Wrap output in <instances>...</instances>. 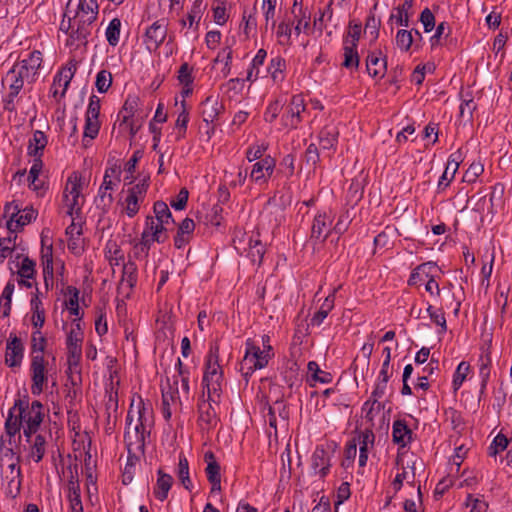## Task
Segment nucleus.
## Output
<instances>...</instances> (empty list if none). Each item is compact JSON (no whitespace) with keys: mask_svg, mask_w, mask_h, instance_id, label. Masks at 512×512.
<instances>
[{"mask_svg":"<svg viewBox=\"0 0 512 512\" xmlns=\"http://www.w3.org/2000/svg\"><path fill=\"white\" fill-rule=\"evenodd\" d=\"M282 108L281 103L278 100L270 103L264 113V119L266 122L272 123L279 115Z\"/></svg>","mask_w":512,"mask_h":512,"instance_id":"obj_60","label":"nucleus"},{"mask_svg":"<svg viewBox=\"0 0 512 512\" xmlns=\"http://www.w3.org/2000/svg\"><path fill=\"white\" fill-rule=\"evenodd\" d=\"M363 410L366 416H386L392 413V404L386 399L370 398L365 402Z\"/></svg>","mask_w":512,"mask_h":512,"instance_id":"obj_15","label":"nucleus"},{"mask_svg":"<svg viewBox=\"0 0 512 512\" xmlns=\"http://www.w3.org/2000/svg\"><path fill=\"white\" fill-rule=\"evenodd\" d=\"M178 478L181 481L184 488L190 490L192 487V482L189 477V464L186 457L180 453L179 455V464H178Z\"/></svg>","mask_w":512,"mask_h":512,"instance_id":"obj_33","label":"nucleus"},{"mask_svg":"<svg viewBox=\"0 0 512 512\" xmlns=\"http://www.w3.org/2000/svg\"><path fill=\"white\" fill-rule=\"evenodd\" d=\"M264 253V245L260 241L256 240L254 241L253 244L252 241H250L249 256L251 257L254 263L258 262L260 264L264 256Z\"/></svg>","mask_w":512,"mask_h":512,"instance_id":"obj_56","label":"nucleus"},{"mask_svg":"<svg viewBox=\"0 0 512 512\" xmlns=\"http://www.w3.org/2000/svg\"><path fill=\"white\" fill-rule=\"evenodd\" d=\"M18 275L21 278L32 279L35 274V262L28 257H23L21 263H16Z\"/></svg>","mask_w":512,"mask_h":512,"instance_id":"obj_41","label":"nucleus"},{"mask_svg":"<svg viewBox=\"0 0 512 512\" xmlns=\"http://www.w3.org/2000/svg\"><path fill=\"white\" fill-rule=\"evenodd\" d=\"M332 217L327 213H320L315 216L311 229V237L324 241L331 232Z\"/></svg>","mask_w":512,"mask_h":512,"instance_id":"obj_11","label":"nucleus"},{"mask_svg":"<svg viewBox=\"0 0 512 512\" xmlns=\"http://www.w3.org/2000/svg\"><path fill=\"white\" fill-rule=\"evenodd\" d=\"M420 21L422 22L425 32H430L433 30L435 26V17L430 9L425 8L420 16Z\"/></svg>","mask_w":512,"mask_h":512,"instance_id":"obj_64","label":"nucleus"},{"mask_svg":"<svg viewBox=\"0 0 512 512\" xmlns=\"http://www.w3.org/2000/svg\"><path fill=\"white\" fill-rule=\"evenodd\" d=\"M299 19H297L296 26L294 28L295 34L298 36L302 30L306 31L310 27V16L306 15L302 7L299 8Z\"/></svg>","mask_w":512,"mask_h":512,"instance_id":"obj_62","label":"nucleus"},{"mask_svg":"<svg viewBox=\"0 0 512 512\" xmlns=\"http://www.w3.org/2000/svg\"><path fill=\"white\" fill-rule=\"evenodd\" d=\"M272 356L271 346H269L267 350H261L251 339H247L245 355L240 363L239 369L246 381H248V378L254 371L266 367Z\"/></svg>","mask_w":512,"mask_h":512,"instance_id":"obj_2","label":"nucleus"},{"mask_svg":"<svg viewBox=\"0 0 512 512\" xmlns=\"http://www.w3.org/2000/svg\"><path fill=\"white\" fill-rule=\"evenodd\" d=\"M47 145L46 135L39 130H36L33 137L29 141L28 153L33 157H41L42 151Z\"/></svg>","mask_w":512,"mask_h":512,"instance_id":"obj_25","label":"nucleus"},{"mask_svg":"<svg viewBox=\"0 0 512 512\" xmlns=\"http://www.w3.org/2000/svg\"><path fill=\"white\" fill-rule=\"evenodd\" d=\"M192 69L189 67L187 63H183L180 66L179 74H178V80L181 84L184 86H190L193 82V77L191 75Z\"/></svg>","mask_w":512,"mask_h":512,"instance_id":"obj_63","label":"nucleus"},{"mask_svg":"<svg viewBox=\"0 0 512 512\" xmlns=\"http://www.w3.org/2000/svg\"><path fill=\"white\" fill-rule=\"evenodd\" d=\"M381 52L376 55L374 52L367 57V71L372 77H383L386 72V59L380 58Z\"/></svg>","mask_w":512,"mask_h":512,"instance_id":"obj_23","label":"nucleus"},{"mask_svg":"<svg viewBox=\"0 0 512 512\" xmlns=\"http://www.w3.org/2000/svg\"><path fill=\"white\" fill-rule=\"evenodd\" d=\"M139 459H140V457L130 458V454L128 453L127 463H126V466H125L124 472H123V483L124 484H128L132 481L135 465L139 461Z\"/></svg>","mask_w":512,"mask_h":512,"instance_id":"obj_57","label":"nucleus"},{"mask_svg":"<svg viewBox=\"0 0 512 512\" xmlns=\"http://www.w3.org/2000/svg\"><path fill=\"white\" fill-rule=\"evenodd\" d=\"M153 210L155 213L156 221L162 222L165 224H168L170 220L173 221L172 214L165 202L156 201L154 203Z\"/></svg>","mask_w":512,"mask_h":512,"instance_id":"obj_40","label":"nucleus"},{"mask_svg":"<svg viewBox=\"0 0 512 512\" xmlns=\"http://www.w3.org/2000/svg\"><path fill=\"white\" fill-rule=\"evenodd\" d=\"M179 391L163 392L162 394V410L164 416H172V414L182 413V402L178 396Z\"/></svg>","mask_w":512,"mask_h":512,"instance_id":"obj_17","label":"nucleus"},{"mask_svg":"<svg viewBox=\"0 0 512 512\" xmlns=\"http://www.w3.org/2000/svg\"><path fill=\"white\" fill-rule=\"evenodd\" d=\"M81 190V177L74 172L68 177L63 192V202L67 208V214L71 217L78 216L81 212Z\"/></svg>","mask_w":512,"mask_h":512,"instance_id":"obj_5","label":"nucleus"},{"mask_svg":"<svg viewBox=\"0 0 512 512\" xmlns=\"http://www.w3.org/2000/svg\"><path fill=\"white\" fill-rule=\"evenodd\" d=\"M164 224L162 222H156L152 217H147L146 219V228L149 230L152 240L157 241L159 243L164 242L165 236H162V232L165 230Z\"/></svg>","mask_w":512,"mask_h":512,"instance_id":"obj_37","label":"nucleus"},{"mask_svg":"<svg viewBox=\"0 0 512 512\" xmlns=\"http://www.w3.org/2000/svg\"><path fill=\"white\" fill-rule=\"evenodd\" d=\"M42 63V54L40 51H33L30 53L27 59L21 61L16 66L26 76V80L33 81L37 70L40 68Z\"/></svg>","mask_w":512,"mask_h":512,"instance_id":"obj_14","label":"nucleus"},{"mask_svg":"<svg viewBox=\"0 0 512 512\" xmlns=\"http://www.w3.org/2000/svg\"><path fill=\"white\" fill-rule=\"evenodd\" d=\"M148 186H149L148 178H144L139 183H137L133 187L129 188L127 193H128V195H134L135 198L142 201L147 192Z\"/></svg>","mask_w":512,"mask_h":512,"instance_id":"obj_55","label":"nucleus"},{"mask_svg":"<svg viewBox=\"0 0 512 512\" xmlns=\"http://www.w3.org/2000/svg\"><path fill=\"white\" fill-rule=\"evenodd\" d=\"M25 419L26 418H6L5 430L10 438L19 433L21 427L24 425ZM9 443L11 444V439H9Z\"/></svg>","mask_w":512,"mask_h":512,"instance_id":"obj_48","label":"nucleus"},{"mask_svg":"<svg viewBox=\"0 0 512 512\" xmlns=\"http://www.w3.org/2000/svg\"><path fill=\"white\" fill-rule=\"evenodd\" d=\"M77 330L72 329L67 337V348L69 354L72 357L79 358L81 355V342H82V332L80 330V324H77Z\"/></svg>","mask_w":512,"mask_h":512,"instance_id":"obj_24","label":"nucleus"},{"mask_svg":"<svg viewBox=\"0 0 512 512\" xmlns=\"http://www.w3.org/2000/svg\"><path fill=\"white\" fill-rule=\"evenodd\" d=\"M76 65L77 64L75 61H70L55 76L50 90L54 98H57L58 96L61 98L65 95L66 90L70 84V81L75 74Z\"/></svg>","mask_w":512,"mask_h":512,"instance_id":"obj_8","label":"nucleus"},{"mask_svg":"<svg viewBox=\"0 0 512 512\" xmlns=\"http://www.w3.org/2000/svg\"><path fill=\"white\" fill-rule=\"evenodd\" d=\"M153 425L154 418H127L124 439L130 458L144 454L145 439Z\"/></svg>","mask_w":512,"mask_h":512,"instance_id":"obj_1","label":"nucleus"},{"mask_svg":"<svg viewBox=\"0 0 512 512\" xmlns=\"http://www.w3.org/2000/svg\"><path fill=\"white\" fill-rule=\"evenodd\" d=\"M121 21L118 18H114L109 23L106 29V38L110 45L116 46L119 42L120 37Z\"/></svg>","mask_w":512,"mask_h":512,"instance_id":"obj_39","label":"nucleus"},{"mask_svg":"<svg viewBox=\"0 0 512 512\" xmlns=\"http://www.w3.org/2000/svg\"><path fill=\"white\" fill-rule=\"evenodd\" d=\"M97 12L98 4L96 0H79L74 18L75 21L93 23L96 20Z\"/></svg>","mask_w":512,"mask_h":512,"instance_id":"obj_13","label":"nucleus"},{"mask_svg":"<svg viewBox=\"0 0 512 512\" xmlns=\"http://www.w3.org/2000/svg\"><path fill=\"white\" fill-rule=\"evenodd\" d=\"M112 84V75L106 70H101L96 76V88L100 93L106 92Z\"/></svg>","mask_w":512,"mask_h":512,"instance_id":"obj_46","label":"nucleus"},{"mask_svg":"<svg viewBox=\"0 0 512 512\" xmlns=\"http://www.w3.org/2000/svg\"><path fill=\"white\" fill-rule=\"evenodd\" d=\"M95 203L97 208L101 209L103 213H106L113 203V196L111 191L99 189Z\"/></svg>","mask_w":512,"mask_h":512,"instance_id":"obj_45","label":"nucleus"},{"mask_svg":"<svg viewBox=\"0 0 512 512\" xmlns=\"http://www.w3.org/2000/svg\"><path fill=\"white\" fill-rule=\"evenodd\" d=\"M167 30L168 21L166 19L157 20L146 28L144 42L150 52L156 51L164 42L167 36Z\"/></svg>","mask_w":512,"mask_h":512,"instance_id":"obj_7","label":"nucleus"},{"mask_svg":"<svg viewBox=\"0 0 512 512\" xmlns=\"http://www.w3.org/2000/svg\"><path fill=\"white\" fill-rule=\"evenodd\" d=\"M465 504L470 507V512H486L488 508V504L484 500L475 498L471 494L467 496Z\"/></svg>","mask_w":512,"mask_h":512,"instance_id":"obj_52","label":"nucleus"},{"mask_svg":"<svg viewBox=\"0 0 512 512\" xmlns=\"http://www.w3.org/2000/svg\"><path fill=\"white\" fill-rule=\"evenodd\" d=\"M334 306V296L328 295L319 311L311 319V325L319 326Z\"/></svg>","mask_w":512,"mask_h":512,"instance_id":"obj_34","label":"nucleus"},{"mask_svg":"<svg viewBox=\"0 0 512 512\" xmlns=\"http://www.w3.org/2000/svg\"><path fill=\"white\" fill-rule=\"evenodd\" d=\"M396 465L401 466L403 471L401 473H398L392 482V485L396 491H399L403 485V482L406 480L408 484L411 486H415L414 479H411V474L406 470L403 459L401 455L398 453L397 459H396Z\"/></svg>","mask_w":512,"mask_h":512,"instance_id":"obj_31","label":"nucleus"},{"mask_svg":"<svg viewBox=\"0 0 512 512\" xmlns=\"http://www.w3.org/2000/svg\"><path fill=\"white\" fill-rule=\"evenodd\" d=\"M46 452V437L42 434H37L31 446L30 456L35 462H40Z\"/></svg>","mask_w":512,"mask_h":512,"instance_id":"obj_32","label":"nucleus"},{"mask_svg":"<svg viewBox=\"0 0 512 512\" xmlns=\"http://www.w3.org/2000/svg\"><path fill=\"white\" fill-rule=\"evenodd\" d=\"M435 267L436 265L431 262L419 265L411 274L408 281L409 285H416L418 281H424L423 275L428 277V273L430 272V270Z\"/></svg>","mask_w":512,"mask_h":512,"instance_id":"obj_42","label":"nucleus"},{"mask_svg":"<svg viewBox=\"0 0 512 512\" xmlns=\"http://www.w3.org/2000/svg\"><path fill=\"white\" fill-rule=\"evenodd\" d=\"M37 212L32 207L21 209V212L14 219L16 231L36 219Z\"/></svg>","mask_w":512,"mask_h":512,"instance_id":"obj_36","label":"nucleus"},{"mask_svg":"<svg viewBox=\"0 0 512 512\" xmlns=\"http://www.w3.org/2000/svg\"><path fill=\"white\" fill-rule=\"evenodd\" d=\"M14 283L12 281H9L3 292H2V296H1V299L4 301V312L3 314L5 316L9 315V312H10V309H11V299H12V294L14 292Z\"/></svg>","mask_w":512,"mask_h":512,"instance_id":"obj_53","label":"nucleus"},{"mask_svg":"<svg viewBox=\"0 0 512 512\" xmlns=\"http://www.w3.org/2000/svg\"><path fill=\"white\" fill-rule=\"evenodd\" d=\"M221 108L222 105L219 104L216 98L212 96L207 97L203 103V120L207 123L213 122L217 118Z\"/></svg>","mask_w":512,"mask_h":512,"instance_id":"obj_26","label":"nucleus"},{"mask_svg":"<svg viewBox=\"0 0 512 512\" xmlns=\"http://www.w3.org/2000/svg\"><path fill=\"white\" fill-rule=\"evenodd\" d=\"M92 23H84L80 21H75V18L73 17L72 21L70 20L68 23L67 29H71L72 33L71 36L75 37L76 40L82 41L87 38V36L90 34V25Z\"/></svg>","mask_w":512,"mask_h":512,"instance_id":"obj_29","label":"nucleus"},{"mask_svg":"<svg viewBox=\"0 0 512 512\" xmlns=\"http://www.w3.org/2000/svg\"><path fill=\"white\" fill-rule=\"evenodd\" d=\"M139 199L134 195H127L124 210L129 217H134L139 211Z\"/></svg>","mask_w":512,"mask_h":512,"instance_id":"obj_61","label":"nucleus"},{"mask_svg":"<svg viewBox=\"0 0 512 512\" xmlns=\"http://www.w3.org/2000/svg\"><path fill=\"white\" fill-rule=\"evenodd\" d=\"M338 449L335 441L316 446L311 456V468L320 479L325 478L331 468V460Z\"/></svg>","mask_w":512,"mask_h":512,"instance_id":"obj_4","label":"nucleus"},{"mask_svg":"<svg viewBox=\"0 0 512 512\" xmlns=\"http://www.w3.org/2000/svg\"><path fill=\"white\" fill-rule=\"evenodd\" d=\"M208 398V401L204 400L199 404L200 413L202 415L205 414L206 416H216L217 414H220L221 411L219 410V404L216 401L219 396L210 397L208 395Z\"/></svg>","mask_w":512,"mask_h":512,"instance_id":"obj_38","label":"nucleus"},{"mask_svg":"<svg viewBox=\"0 0 512 512\" xmlns=\"http://www.w3.org/2000/svg\"><path fill=\"white\" fill-rule=\"evenodd\" d=\"M359 55L357 52V47L350 46L349 40L345 39L344 41V61L343 66L348 69H357L359 66Z\"/></svg>","mask_w":512,"mask_h":512,"instance_id":"obj_28","label":"nucleus"},{"mask_svg":"<svg viewBox=\"0 0 512 512\" xmlns=\"http://www.w3.org/2000/svg\"><path fill=\"white\" fill-rule=\"evenodd\" d=\"M23 345L19 338L14 337L7 343L5 362L9 367H17L23 358Z\"/></svg>","mask_w":512,"mask_h":512,"instance_id":"obj_18","label":"nucleus"},{"mask_svg":"<svg viewBox=\"0 0 512 512\" xmlns=\"http://www.w3.org/2000/svg\"><path fill=\"white\" fill-rule=\"evenodd\" d=\"M222 381L223 372L219 365V348L218 346H212L207 356L203 376V383L210 397L220 396Z\"/></svg>","mask_w":512,"mask_h":512,"instance_id":"obj_3","label":"nucleus"},{"mask_svg":"<svg viewBox=\"0 0 512 512\" xmlns=\"http://www.w3.org/2000/svg\"><path fill=\"white\" fill-rule=\"evenodd\" d=\"M46 340L42 336L39 330L35 331L32 335V350L34 355L41 354L43 355L45 349Z\"/></svg>","mask_w":512,"mask_h":512,"instance_id":"obj_59","label":"nucleus"},{"mask_svg":"<svg viewBox=\"0 0 512 512\" xmlns=\"http://www.w3.org/2000/svg\"><path fill=\"white\" fill-rule=\"evenodd\" d=\"M173 484L171 475L158 470V479L154 487V495L159 501H164L168 497V492Z\"/></svg>","mask_w":512,"mask_h":512,"instance_id":"obj_21","label":"nucleus"},{"mask_svg":"<svg viewBox=\"0 0 512 512\" xmlns=\"http://www.w3.org/2000/svg\"><path fill=\"white\" fill-rule=\"evenodd\" d=\"M99 128V119L86 115L84 138L94 139L98 135Z\"/></svg>","mask_w":512,"mask_h":512,"instance_id":"obj_47","label":"nucleus"},{"mask_svg":"<svg viewBox=\"0 0 512 512\" xmlns=\"http://www.w3.org/2000/svg\"><path fill=\"white\" fill-rule=\"evenodd\" d=\"M508 446V439L505 435L499 433L495 438L494 440L492 441V443L490 444V446L488 447V455L490 457H496V455L501 452V451H504Z\"/></svg>","mask_w":512,"mask_h":512,"instance_id":"obj_44","label":"nucleus"},{"mask_svg":"<svg viewBox=\"0 0 512 512\" xmlns=\"http://www.w3.org/2000/svg\"><path fill=\"white\" fill-rule=\"evenodd\" d=\"M413 42V37L411 32L407 30H399L396 35V43L399 48L407 51Z\"/></svg>","mask_w":512,"mask_h":512,"instance_id":"obj_54","label":"nucleus"},{"mask_svg":"<svg viewBox=\"0 0 512 512\" xmlns=\"http://www.w3.org/2000/svg\"><path fill=\"white\" fill-rule=\"evenodd\" d=\"M308 371L312 374V378L321 383H328L330 381V374L322 371L315 361H310L307 365Z\"/></svg>","mask_w":512,"mask_h":512,"instance_id":"obj_50","label":"nucleus"},{"mask_svg":"<svg viewBox=\"0 0 512 512\" xmlns=\"http://www.w3.org/2000/svg\"><path fill=\"white\" fill-rule=\"evenodd\" d=\"M69 501L71 512H79L83 510V505L80 498V488L77 481H74L73 476L69 481Z\"/></svg>","mask_w":512,"mask_h":512,"instance_id":"obj_30","label":"nucleus"},{"mask_svg":"<svg viewBox=\"0 0 512 512\" xmlns=\"http://www.w3.org/2000/svg\"><path fill=\"white\" fill-rule=\"evenodd\" d=\"M412 431L407 426L406 422L398 418L393 423V431H392V437L393 441L396 444H399L401 447H405L411 440Z\"/></svg>","mask_w":512,"mask_h":512,"instance_id":"obj_20","label":"nucleus"},{"mask_svg":"<svg viewBox=\"0 0 512 512\" xmlns=\"http://www.w3.org/2000/svg\"><path fill=\"white\" fill-rule=\"evenodd\" d=\"M26 76L16 67L14 66L11 70L8 71L5 81L9 82L10 93L8 95L9 100L8 104L12 103L14 98L19 94L21 89L23 88L24 80Z\"/></svg>","mask_w":512,"mask_h":512,"instance_id":"obj_19","label":"nucleus"},{"mask_svg":"<svg viewBox=\"0 0 512 512\" xmlns=\"http://www.w3.org/2000/svg\"><path fill=\"white\" fill-rule=\"evenodd\" d=\"M5 214L10 216V219L7 222V228L10 232H16V228H14V219L21 212L20 206L15 202H10L5 205Z\"/></svg>","mask_w":512,"mask_h":512,"instance_id":"obj_49","label":"nucleus"},{"mask_svg":"<svg viewBox=\"0 0 512 512\" xmlns=\"http://www.w3.org/2000/svg\"><path fill=\"white\" fill-rule=\"evenodd\" d=\"M44 356L36 354L32 356L31 360V374H32V386L31 391L34 395H38L43 391L44 384L47 382V368Z\"/></svg>","mask_w":512,"mask_h":512,"instance_id":"obj_6","label":"nucleus"},{"mask_svg":"<svg viewBox=\"0 0 512 512\" xmlns=\"http://www.w3.org/2000/svg\"><path fill=\"white\" fill-rule=\"evenodd\" d=\"M357 455V443L356 440L353 439L349 441L345 447L344 458L341 462V466L344 469H348L351 467Z\"/></svg>","mask_w":512,"mask_h":512,"instance_id":"obj_43","label":"nucleus"},{"mask_svg":"<svg viewBox=\"0 0 512 512\" xmlns=\"http://www.w3.org/2000/svg\"><path fill=\"white\" fill-rule=\"evenodd\" d=\"M460 162V153H454L449 157V160L447 162V166L445 168V171L443 172L439 182H438V188L444 189L448 186L451 179L454 177L456 171L458 170Z\"/></svg>","mask_w":512,"mask_h":512,"instance_id":"obj_22","label":"nucleus"},{"mask_svg":"<svg viewBox=\"0 0 512 512\" xmlns=\"http://www.w3.org/2000/svg\"><path fill=\"white\" fill-rule=\"evenodd\" d=\"M43 405L41 402L35 400L29 404V400L26 396L22 398H18L14 406L9 410L8 416H24L27 413V416H44Z\"/></svg>","mask_w":512,"mask_h":512,"instance_id":"obj_9","label":"nucleus"},{"mask_svg":"<svg viewBox=\"0 0 512 512\" xmlns=\"http://www.w3.org/2000/svg\"><path fill=\"white\" fill-rule=\"evenodd\" d=\"M338 131L335 127L326 126L319 136L320 148L323 150H330L335 146L337 141Z\"/></svg>","mask_w":512,"mask_h":512,"instance_id":"obj_27","label":"nucleus"},{"mask_svg":"<svg viewBox=\"0 0 512 512\" xmlns=\"http://www.w3.org/2000/svg\"><path fill=\"white\" fill-rule=\"evenodd\" d=\"M305 110L304 100L301 95L292 97L290 106L287 110L286 116H283L282 121L287 127H296L301 121V113Z\"/></svg>","mask_w":512,"mask_h":512,"instance_id":"obj_12","label":"nucleus"},{"mask_svg":"<svg viewBox=\"0 0 512 512\" xmlns=\"http://www.w3.org/2000/svg\"><path fill=\"white\" fill-rule=\"evenodd\" d=\"M275 161L271 157H266L258 161L253 165L252 171L250 173V178L252 181H266L267 176L269 177L274 170Z\"/></svg>","mask_w":512,"mask_h":512,"instance_id":"obj_16","label":"nucleus"},{"mask_svg":"<svg viewBox=\"0 0 512 512\" xmlns=\"http://www.w3.org/2000/svg\"><path fill=\"white\" fill-rule=\"evenodd\" d=\"M469 368H470V366L468 363H466V362L459 363V365L455 371L454 378H453L454 390H458L460 388V386L462 385L463 381L465 380V378L468 374Z\"/></svg>","mask_w":512,"mask_h":512,"instance_id":"obj_51","label":"nucleus"},{"mask_svg":"<svg viewBox=\"0 0 512 512\" xmlns=\"http://www.w3.org/2000/svg\"><path fill=\"white\" fill-rule=\"evenodd\" d=\"M204 460L207 463V467L205 469L207 479L212 485L211 492L220 491L221 490L220 465L217 463L213 452L207 451L204 454Z\"/></svg>","mask_w":512,"mask_h":512,"instance_id":"obj_10","label":"nucleus"},{"mask_svg":"<svg viewBox=\"0 0 512 512\" xmlns=\"http://www.w3.org/2000/svg\"><path fill=\"white\" fill-rule=\"evenodd\" d=\"M480 361H481V364H480L479 374H480L481 381H482V387H485L486 383L489 379V376H490L491 359L488 355H486V356H482L480 358Z\"/></svg>","mask_w":512,"mask_h":512,"instance_id":"obj_58","label":"nucleus"},{"mask_svg":"<svg viewBox=\"0 0 512 512\" xmlns=\"http://www.w3.org/2000/svg\"><path fill=\"white\" fill-rule=\"evenodd\" d=\"M266 55L267 53L264 49L258 50L256 56L253 58L251 62V67L247 72V81L253 82L257 79L259 75V67L263 64Z\"/></svg>","mask_w":512,"mask_h":512,"instance_id":"obj_35","label":"nucleus"}]
</instances>
